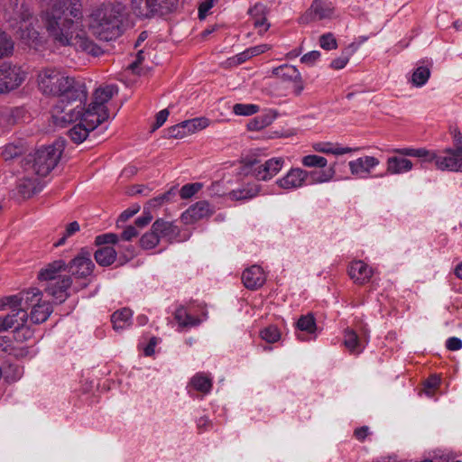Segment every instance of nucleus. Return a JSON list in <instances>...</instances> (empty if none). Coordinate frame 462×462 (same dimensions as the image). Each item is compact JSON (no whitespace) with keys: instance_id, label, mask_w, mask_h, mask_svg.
I'll use <instances>...</instances> for the list:
<instances>
[{"instance_id":"f257e3e1","label":"nucleus","mask_w":462,"mask_h":462,"mask_svg":"<svg viewBox=\"0 0 462 462\" xmlns=\"http://www.w3.org/2000/svg\"><path fill=\"white\" fill-rule=\"evenodd\" d=\"M41 22L52 42L60 46H74L94 57L102 50L86 35L80 0H56L40 14Z\"/></svg>"},{"instance_id":"f03ea898","label":"nucleus","mask_w":462,"mask_h":462,"mask_svg":"<svg viewBox=\"0 0 462 462\" xmlns=\"http://www.w3.org/2000/svg\"><path fill=\"white\" fill-rule=\"evenodd\" d=\"M38 88L45 96L69 97L71 99L87 100L84 84L76 81L59 69L47 67L42 69L37 76Z\"/></svg>"},{"instance_id":"7ed1b4c3","label":"nucleus","mask_w":462,"mask_h":462,"mask_svg":"<svg viewBox=\"0 0 462 462\" xmlns=\"http://www.w3.org/2000/svg\"><path fill=\"white\" fill-rule=\"evenodd\" d=\"M124 7L121 5H104L90 15L89 28L102 41H112L122 33Z\"/></svg>"},{"instance_id":"20e7f679","label":"nucleus","mask_w":462,"mask_h":462,"mask_svg":"<svg viewBox=\"0 0 462 462\" xmlns=\"http://www.w3.org/2000/svg\"><path fill=\"white\" fill-rule=\"evenodd\" d=\"M64 149L63 141H56L52 144L42 147L29 154L22 161L23 169L37 176H47L59 162Z\"/></svg>"},{"instance_id":"39448f33","label":"nucleus","mask_w":462,"mask_h":462,"mask_svg":"<svg viewBox=\"0 0 462 462\" xmlns=\"http://www.w3.org/2000/svg\"><path fill=\"white\" fill-rule=\"evenodd\" d=\"M392 152L402 155L422 158L425 162H434L436 168L440 171L462 172V157L453 152L452 148H447L438 152L424 148H397Z\"/></svg>"},{"instance_id":"423d86ee","label":"nucleus","mask_w":462,"mask_h":462,"mask_svg":"<svg viewBox=\"0 0 462 462\" xmlns=\"http://www.w3.org/2000/svg\"><path fill=\"white\" fill-rule=\"evenodd\" d=\"M118 93L116 85H106L97 88L93 94V101L85 110L83 120L89 122L91 127H97L105 122L109 115L106 104Z\"/></svg>"},{"instance_id":"0eeeda50","label":"nucleus","mask_w":462,"mask_h":462,"mask_svg":"<svg viewBox=\"0 0 462 462\" xmlns=\"http://www.w3.org/2000/svg\"><path fill=\"white\" fill-rule=\"evenodd\" d=\"M85 101L71 99L69 97L60 98L51 111L54 124L60 127H66L79 119L83 120L85 110L82 104Z\"/></svg>"},{"instance_id":"6e6552de","label":"nucleus","mask_w":462,"mask_h":462,"mask_svg":"<svg viewBox=\"0 0 462 462\" xmlns=\"http://www.w3.org/2000/svg\"><path fill=\"white\" fill-rule=\"evenodd\" d=\"M284 159L272 158L264 162L254 160L246 162L243 168L245 175L251 174L257 180H268L275 176L283 167Z\"/></svg>"},{"instance_id":"1a4fd4ad","label":"nucleus","mask_w":462,"mask_h":462,"mask_svg":"<svg viewBox=\"0 0 462 462\" xmlns=\"http://www.w3.org/2000/svg\"><path fill=\"white\" fill-rule=\"evenodd\" d=\"M209 125V120L206 117H196L185 120L180 124L171 126L168 129V135L171 138H183L197 131L205 129Z\"/></svg>"},{"instance_id":"9d476101","label":"nucleus","mask_w":462,"mask_h":462,"mask_svg":"<svg viewBox=\"0 0 462 462\" xmlns=\"http://www.w3.org/2000/svg\"><path fill=\"white\" fill-rule=\"evenodd\" d=\"M69 271L77 279H87L93 273L95 264L91 260V254L82 249L69 263Z\"/></svg>"},{"instance_id":"9b49d317","label":"nucleus","mask_w":462,"mask_h":462,"mask_svg":"<svg viewBox=\"0 0 462 462\" xmlns=\"http://www.w3.org/2000/svg\"><path fill=\"white\" fill-rule=\"evenodd\" d=\"M273 74L286 82H292L293 93L300 96L304 88L301 74L299 69L290 64H283L273 69Z\"/></svg>"},{"instance_id":"f8f14e48","label":"nucleus","mask_w":462,"mask_h":462,"mask_svg":"<svg viewBox=\"0 0 462 462\" xmlns=\"http://www.w3.org/2000/svg\"><path fill=\"white\" fill-rule=\"evenodd\" d=\"M23 176L19 179L17 189L23 198H30L42 189L44 183L42 179L43 177L30 173L27 169H23Z\"/></svg>"},{"instance_id":"ddd939ff","label":"nucleus","mask_w":462,"mask_h":462,"mask_svg":"<svg viewBox=\"0 0 462 462\" xmlns=\"http://www.w3.org/2000/svg\"><path fill=\"white\" fill-rule=\"evenodd\" d=\"M3 75L5 83L1 84L3 92H7L18 88L25 79V73L21 68L3 63L0 65V76Z\"/></svg>"},{"instance_id":"4468645a","label":"nucleus","mask_w":462,"mask_h":462,"mask_svg":"<svg viewBox=\"0 0 462 462\" xmlns=\"http://www.w3.org/2000/svg\"><path fill=\"white\" fill-rule=\"evenodd\" d=\"M214 207L206 200H200L191 205L185 212H183L181 219L185 224L189 225L205 217H209L214 214Z\"/></svg>"},{"instance_id":"2eb2a0df","label":"nucleus","mask_w":462,"mask_h":462,"mask_svg":"<svg viewBox=\"0 0 462 462\" xmlns=\"http://www.w3.org/2000/svg\"><path fill=\"white\" fill-rule=\"evenodd\" d=\"M276 184L284 189H297L308 185L307 171L301 168H291L285 176L276 180Z\"/></svg>"},{"instance_id":"dca6fc26","label":"nucleus","mask_w":462,"mask_h":462,"mask_svg":"<svg viewBox=\"0 0 462 462\" xmlns=\"http://www.w3.org/2000/svg\"><path fill=\"white\" fill-rule=\"evenodd\" d=\"M154 232H157L160 238L166 239L170 243L184 241L186 238H180V228L173 222L166 221L163 218H158L152 224Z\"/></svg>"},{"instance_id":"f3484780","label":"nucleus","mask_w":462,"mask_h":462,"mask_svg":"<svg viewBox=\"0 0 462 462\" xmlns=\"http://www.w3.org/2000/svg\"><path fill=\"white\" fill-rule=\"evenodd\" d=\"M349 277L358 285L369 282L374 274V270L362 260H356L350 263L347 270Z\"/></svg>"},{"instance_id":"a211bd4d","label":"nucleus","mask_w":462,"mask_h":462,"mask_svg":"<svg viewBox=\"0 0 462 462\" xmlns=\"http://www.w3.org/2000/svg\"><path fill=\"white\" fill-rule=\"evenodd\" d=\"M379 164V159L374 156H364L348 162L351 174L359 178H365L370 175L372 170Z\"/></svg>"},{"instance_id":"6ab92c4d","label":"nucleus","mask_w":462,"mask_h":462,"mask_svg":"<svg viewBox=\"0 0 462 462\" xmlns=\"http://www.w3.org/2000/svg\"><path fill=\"white\" fill-rule=\"evenodd\" d=\"M71 278L69 275L60 276L59 280L48 283L46 291L52 296L59 303H62L69 297L68 290L71 285Z\"/></svg>"},{"instance_id":"aec40b11","label":"nucleus","mask_w":462,"mask_h":462,"mask_svg":"<svg viewBox=\"0 0 462 462\" xmlns=\"http://www.w3.org/2000/svg\"><path fill=\"white\" fill-rule=\"evenodd\" d=\"M266 277L263 270L259 265H253L244 271L242 281L245 286L250 290H255L263 286Z\"/></svg>"},{"instance_id":"412c9836","label":"nucleus","mask_w":462,"mask_h":462,"mask_svg":"<svg viewBox=\"0 0 462 462\" xmlns=\"http://www.w3.org/2000/svg\"><path fill=\"white\" fill-rule=\"evenodd\" d=\"M400 155V153H398ZM401 156H391L386 161V174L399 175L412 170L413 163L411 160Z\"/></svg>"},{"instance_id":"4be33fe9","label":"nucleus","mask_w":462,"mask_h":462,"mask_svg":"<svg viewBox=\"0 0 462 462\" xmlns=\"http://www.w3.org/2000/svg\"><path fill=\"white\" fill-rule=\"evenodd\" d=\"M307 14L313 21L329 19L334 14V7L329 2L314 0Z\"/></svg>"},{"instance_id":"5701e85b","label":"nucleus","mask_w":462,"mask_h":462,"mask_svg":"<svg viewBox=\"0 0 462 462\" xmlns=\"http://www.w3.org/2000/svg\"><path fill=\"white\" fill-rule=\"evenodd\" d=\"M266 6L263 4L257 3L249 9V14L252 17L254 27L259 29V33L267 32L270 23L266 21Z\"/></svg>"},{"instance_id":"b1692460","label":"nucleus","mask_w":462,"mask_h":462,"mask_svg":"<svg viewBox=\"0 0 462 462\" xmlns=\"http://www.w3.org/2000/svg\"><path fill=\"white\" fill-rule=\"evenodd\" d=\"M260 192V185L255 182H249L241 188L231 190L227 197L231 200H247L256 197Z\"/></svg>"},{"instance_id":"393cba45","label":"nucleus","mask_w":462,"mask_h":462,"mask_svg":"<svg viewBox=\"0 0 462 462\" xmlns=\"http://www.w3.org/2000/svg\"><path fill=\"white\" fill-rule=\"evenodd\" d=\"M296 329L300 333H297L298 339L301 341L308 340L303 334L307 335H314L317 330V324L314 316L311 313H308L307 315H302L296 322Z\"/></svg>"},{"instance_id":"a878e982","label":"nucleus","mask_w":462,"mask_h":462,"mask_svg":"<svg viewBox=\"0 0 462 462\" xmlns=\"http://www.w3.org/2000/svg\"><path fill=\"white\" fill-rule=\"evenodd\" d=\"M336 163L325 170L307 171L308 185L320 184L332 180L336 175Z\"/></svg>"},{"instance_id":"bb28decb","label":"nucleus","mask_w":462,"mask_h":462,"mask_svg":"<svg viewBox=\"0 0 462 462\" xmlns=\"http://www.w3.org/2000/svg\"><path fill=\"white\" fill-rule=\"evenodd\" d=\"M66 263L63 260H57L51 263H49L46 268L42 269L38 277L41 281H47L48 283H51L52 282H56L59 280L60 276L59 273L62 270H65Z\"/></svg>"},{"instance_id":"cd10ccee","label":"nucleus","mask_w":462,"mask_h":462,"mask_svg":"<svg viewBox=\"0 0 462 462\" xmlns=\"http://www.w3.org/2000/svg\"><path fill=\"white\" fill-rule=\"evenodd\" d=\"M28 319V314L24 310H11L6 316L0 318V332L13 328L16 326L17 322H22Z\"/></svg>"},{"instance_id":"c85d7f7f","label":"nucleus","mask_w":462,"mask_h":462,"mask_svg":"<svg viewBox=\"0 0 462 462\" xmlns=\"http://www.w3.org/2000/svg\"><path fill=\"white\" fill-rule=\"evenodd\" d=\"M53 309L50 302L42 301L32 308L31 321L34 324L42 323L48 319Z\"/></svg>"},{"instance_id":"c756f323","label":"nucleus","mask_w":462,"mask_h":462,"mask_svg":"<svg viewBox=\"0 0 462 462\" xmlns=\"http://www.w3.org/2000/svg\"><path fill=\"white\" fill-rule=\"evenodd\" d=\"M344 346L351 354L354 355L360 354L365 348V346L356 332L351 328H346L344 331Z\"/></svg>"},{"instance_id":"7c9ffc66","label":"nucleus","mask_w":462,"mask_h":462,"mask_svg":"<svg viewBox=\"0 0 462 462\" xmlns=\"http://www.w3.org/2000/svg\"><path fill=\"white\" fill-rule=\"evenodd\" d=\"M132 316V310L127 308L115 311L111 316V322L113 324L114 329L116 331H121L130 327Z\"/></svg>"},{"instance_id":"2f4dec72","label":"nucleus","mask_w":462,"mask_h":462,"mask_svg":"<svg viewBox=\"0 0 462 462\" xmlns=\"http://www.w3.org/2000/svg\"><path fill=\"white\" fill-rule=\"evenodd\" d=\"M97 127H91L90 123L81 120L79 124L74 125L68 134L71 140L76 143H80L88 136L89 133Z\"/></svg>"},{"instance_id":"473e14b6","label":"nucleus","mask_w":462,"mask_h":462,"mask_svg":"<svg viewBox=\"0 0 462 462\" xmlns=\"http://www.w3.org/2000/svg\"><path fill=\"white\" fill-rule=\"evenodd\" d=\"M152 0H131L133 13L141 19L154 17Z\"/></svg>"},{"instance_id":"72a5a7b5","label":"nucleus","mask_w":462,"mask_h":462,"mask_svg":"<svg viewBox=\"0 0 462 462\" xmlns=\"http://www.w3.org/2000/svg\"><path fill=\"white\" fill-rule=\"evenodd\" d=\"M174 319L182 328L195 327L201 323V319L192 316L183 306H180L175 310Z\"/></svg>"},{"instance_id":"f704fd0d","label":"nucleus","mask_w":462,"mask_h":462,"mask_svg":"<svg viewBox=\"0 0 462 462\" xmlns=\"http://www.w3.org/2000/svg\"><path fill=\"white\" fill-rule=\"evenodd\" d=\"M116 255V251L109 245L100 247L94 254L96 262L101 266H109L114 263Z\"/></svg>"},{"instance_id":"c9c22d12","label":"nucleus","mask_w":462,"mask_h":462,"mask_svg":"<svg viewBox=\"0 0 462 462\" xmlns=\"http://www.w3.org/2000/svg\"><path fill=\"white\" fill-rule=\"evenodd\" d=\"M189 386L203 394H208L212 388V379L203 373H198L191 378Z\"/></svg>"},{"instance_id":"e433bc0d","label":"nucleus","mask_w":462,"mask_h":462,"mask_svg":"<svg viewBox=\"0 0 462 462\" xmlns=\"http://www.w3.org/2000/svg\"><path fill=\"white\" fill-rule=\"evenodd\" d=\"M20 301L22 302V308L27 312L26 309L32 308L42 302V292L37 288L22 291L20 292Z\"/></svg>"},{"instance_id":"4c0bfd02","label":"nucleus","mask_w":462,"mask_h":462,"mask_svg":"<svg viewBox=\"0 0 462 462\" xmlns=\"http://www.w3.org/2000/svg\"><path fill=\"white\" fill-rule=\"evenodd\" d=\"M11 5L13 6L12 13H10L8 8L5 9L6 14H9V20L24 23L32 17V13L28 7L23 5H19L18 0H14Z\"/></svg>"},{"instance_id":"58836bf2","label":"nucleus","mask_w":462,"mask_h":462,"mask_svg":"<svg viewBox=\"0 0 462 462\" xmlns=\"http://www.w3.org/2000/svg\"><path fill=\"white\" fill-rule=\"evenodd\" d=\"M313 148L319 152L330 153L335 155H342L359 150L357 147H335L331 143H318L313 145Z\"/></svg>"},{"instance_id":"ea45409f","label":"nucleus","mask_w":462,"mask_h":462,"mask_svg":"<svg viewBox=\"0 0 462 462\" xmlns=\"http://www.w3.org/2000/svg\"><path fill=\"white\" fill-rule=\"evenodd\" d=\"M175 194L176 189L171 188L165 193L148 200L144 206V209L149 210L152 213V210L157 209L164 203L169 202L175 196Z\"/></svg>"},{"instance_id":"a19ab883","label":"nucleus","mask_w":462,"mask_h":462,"mask_svg":"<svg viewBox=\"0 0 462 462\" xmlns=\"http://www.w3.org/2000/svg\"><path fill=\"white\" fill-rule=\"evenodd\" d=\"M28 151L23 143H9L5 145L2 151V156L5 161L15 159Z\"/></svg>"},{"instance_id":"79ce46f5","label":"nucleus","mask_w":462,"mask_h":462,"mask_svg":"<svg viewBox=\"0 0 462 462\" xmlns=\"http://www.w3.org/2000/svg\"><path fill=\"white\" fill-rule=\"evenodd\" d=\"M154 16L164 15L176 8L178 0H152Z\"/></svg>"},{"instance_id":"37998d69","label":"nucleus","mask_w":462,"mask_h":462,"mask_svg":"<svg viewBox=\"0 0 462 462\" xmlns=\"http://www.w3.org/2000/svg\"><path fill=\"white\" fill-rule=\"evenodd\" d=\"M430 77V69L427 66H419L412 73L411 83L420 88L424 86Z\"/></svg>"},{"instance_id":"c03bdc74","label":"nucleus","mask_w":462,"mask_h":462,"mask_svg":"<svg viewBox=\"0 0 462 462\" xmlns=\"http://www.w3.org/2000/svg\"><path fill=\"white\" fill-rule=\"evenodd\" d=\"M27 319L23 321V324L17 322L14 326V337L18 342H24L31 339L33 336V331L26 325Z\"/></svg>"},{"instance_id":"a18cd8bd","label":"nucleus","mask_w":462,"mask_h":462,"mask_svg":"<svg viewBox=\"0 0 462 462\" xmlns=\"http://www.w3.org/2000/svg\"><path fill=\"white\" fill-rule=\"evenodd\" d=\"M301 163L308 168L323 169L328 165V160L323 156L310 154L302 157Z\"/></svg>"},{"instance_id":"49530a36","label":"nucleus","mask_w":462,"mask_h":462,"mask_svg":"<svg viewBox=\"0 0 462 462\" xmlns=\"http://www.w3.org/2000/svg\"><path fill=\"white\" fill-rule=\"evenodd\" d=\"M260 107L254 104L237 103L233 106V113L236 116H249L259 112Z\"/></svg>"},{"instance_id":"de8ad7c7","label":"nucleus","mask_w":462,"mask_h":462,"mask_svg":"<svg viewBox=\"0 0 462 462\" xmlns=\"http://www.w3.org/2000/svg\"><path fill=\"white\" fill-rule=\"evenodd\" d=\"M160 236L153 228L150 232L145 233L140 239V245L143 249L154 248L160 242Z\"/></svg>"},{"instance_id":"09e8293b","label":"nucleus","mask_w":462,"mask_h":462,"mask_svg":"<svg viewBox=\"0 0 462 462\" xmlns=\"http://www.w3.org/2000/svg\"><path fill=\"white\" fill-rule=\"evenodd\" d=\"M272 121L273 118L267 115L259 116L250 120L247 128L250 131H259L271 125Z\"/></svg>"},{"instance_id":"8fccbe9b","label":"nucleus","mask_w":462,"mask_h":462,"mask_svg":"<svg viewBox=\"0 0 462 462\" xmlns=\"http://www.w3.org/2000/svg\"><path fill=\"white\" fill-rule=\"evenodd\" d=\"M261 337L267 343H275L281 338V332L275 326H269L260 332Z\"/></svg>"},{"instance_id":"3c124183","label":"nucleus","mask_w":462,"mask_h":462,"mask_svg":"<svg viewBox=\"0 0 462 462\" xmlns=\"http://www.w3.org/2000/svg\"><path fill=\"white\" fill-rule=\"evenodd\" d=\"M5 378L11 382L20 380L23 374V367L16 364H11L5 371Z\"/></svg>"},{"instance_id":"603ef678","label":"nucleus","mask_w":462,"mask_h":462,"mask_svg":"<svg viewBox=\"0 0 462 462\" xmlns=\"http://www.w3.org/2000/svg\"><path fill=\"white\" fill-rule=\"evenodd\" d=\"M14 42L6 33L0 34V58L12 52Z\"/></svg>"},{"instance_id":"864d4df0","label":"nucleus","mask_w":462,"mask_h":462,"mask_svg":"<svg viewBox=\"0 0 462 462\" xmlns=\"http://www.w3.org/2000/svg\"><path fill=\"white\" fill-rule=\"evenodd\" d=\"M201 188L202 184L199 182L186 184L180 189V196L183 199H189L195 195Z\"/></svg>"},{"instance_id":"5fc2aeb1","label":"nucleus","mask_w":462,"mask_h":462,"mask_svg":"<svg viewBox=\"0 0 462 462\" xmlns=\"http://www.w3.org/2000/svg\"><path fill=\"white\" fill-rule=\"evenodd\" d=\"M450 134L454 145V148H452L453 152H456V153L462 157V133L458 127L455 126L450 128Z\"/></svg>"},{"instance_id":"6e6d98bb","label":"nucleus","mask_w":462,"mask_h":462,"mask_svg":"<svg viewBox=\"0 0 462 462\" xmlns=\"http://www.w3.org/2000/svg\"><path fill=\"white\" fill-rule=\"evenodd\" d=\"M319 45L322 49L327 51H331L337 48V40L330 32L325 33L319 37Z\"/></svg>"},{"instance_id":"4d7b16f0","label":"nucleus","mask_w":462,"mask_h":462,"mask_svg":"<svg viewBox=\"0 0 462 462\" xmlns=\"http://www.w3.org/2000/svg\"><path fill=\"white\" fill-rule=\"evenodd\" d=\"M78 231H79V224L77 222V221H73L71 223H69L67 227H66V230H65V233L63 234V236H61L60 239H59L55 244L54 245L55 246H60V245H62L65 244L66 240L68 237L73 236L74 234H76Z\"/></svg>"},{"instance_id":"13d9d810","label":"nucleus","mask_w":462,"mask_h":462,"mask_svg":"<svg viewBox=\"0 0 462 462\" xmlns=\"http://www.w3.org/2000/svg\"><path fill=\"white\" fill-rule=\"evenodd\" d=\"M118 242L117 235L114 233H106L99 235L96 237L95 243L97 245H115Z\"/></svg>"},{"instance_id":"bf43d9fd","label":"nucleus","mask_w":462,"mask_h":462,"mask_svg":"<svg viewBox=\"0 0 462 462\" xmlns=\"http://www.w3.org/2000/svg\"><path fill=\"white\" fill-rule=\"evenodd\" d=\"M350 56H351V51H343L338 58H337L331 61L330 67L334 69H343L349 61Z\"/></svg>"},{"instance_id":"052dcab7","label":"nucleus","mask_w":462,"mask_h":462,"mask_svg":"<svg viewBox=\"0 0 462 462\" xmlns=\"http://www.w3.org/2000/svg\"><path fill=\"white\" fill-rule=\"evenodd\" d=\"M3 306H10L12 310H24L22 308V302L20 301V293L3 299Z\"/></svg>"},{"instance_id":"680f3d73","label":"nucleus","mask_w":462,"mask_h":462,"mask_svg":"<svg viewBox=\"0 0 462 462\" xmlns=\"http://www.w3.org/2000/svg\"><path fill=\"white\" fill-rule=\"evenodd\" d=\"M320 52L319 51H312L304 54L300 58V61L306 65L312 66L319 59Z\"/></svg>"},{"instance_id":"e2e57ef3","label":"nucleus","mask_w":462,"mask_h":462,"mask_svg":"<svg viewBox=\"0 0 462 462\" xmlns=\"http://www.w3.org/2000/svg\"><path fill=\"white\" fill-rule=\"evenodd\" d=\"M212 427H213V423L207 416L200 417L197 420V428H198V430L199 433L208 431V430H211Z\"/></svg>"},{"instance_id":"0e129e2a","label":"nucleus","mask_w":462,"mask_h":462,"mask_svg":"<svg viewBox=\"0 0 462 462\" xmlns=\"http://www.w3.org/2000/svg\"><path fill=\"white\" fill-rule=\"evenodd\" d=\"M270 49H271V45H269V44H260V45H256L254 47H250L246 50H247V54H249V56H251V58H252V57L260 55L262 53H264L265 51H269Z\"/></svg>"},{"instance_id":"69168bd1","label":"nucleus","mask_w":462,"mask_h":462,"mask_svg":"<svg viewBox=\"0 0 462 462\" xmlns=\"http://www.w3.org/2000/svg\"><path fill=\"white\" fill-rule=\"evenodd\" d=\"M152 219V215L149 210L143 208V214L135 220V226L139 228H143L147 226Z\"/></svg>"},{"instance_id":"338daca9","label":"nucleus","mask_w":462,"mask_h":462,"mask_svg":"<svg viewBox=\"0 0 462 462\" xmlns=\"http://www.w3.org/2000/svg\"><path fill=\"white\" fill-rule=\"evenodd\" d=\"M439 378L436 375L430 376L426 382H425V393L428 395L431 394V390L436 389L439 384Z\"/></svg>"},{"instance_id":"774afa93","label":"nucleus","mask_w":462,"mask_h":462,"mask_svg":"<svg viewBox=\"0 0 462 462\" xmlns=\"http://www.w3.org/2000/svg\"><path fill=\"white\" fill-rule=\"evenodd\" d=\"M446 347L450 351H457L462 348V340L456 337H449L446 341Z\"/></svg>"}]
</instances>
